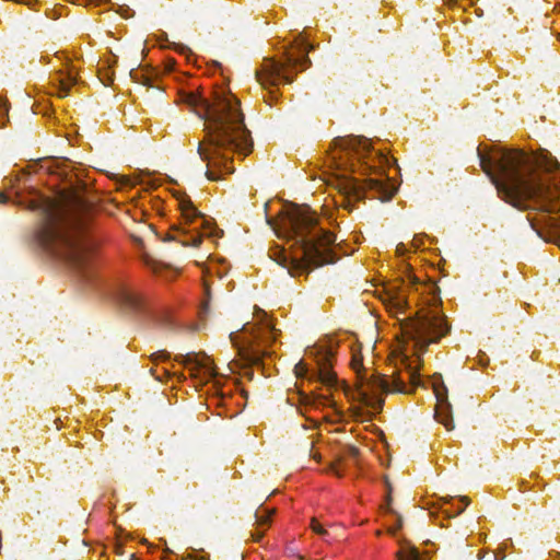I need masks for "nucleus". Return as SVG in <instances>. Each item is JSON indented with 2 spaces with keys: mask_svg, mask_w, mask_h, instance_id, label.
Segmentation results:
<instances>
[{
  "mask_svg": "<svg viewBox=\"0 0 560 560\" xmlns=\"http://www.w3.org/2000/svg\"><path fill=\"white\" fill-rule=\"evenodd\" d=\"M408 278L415 285L411 293L396 283L378 291L381 302L389 316L398 320L400 329L388 355L389 373H376L366 366L360 343L353 342L350 347V366L357 381L350 394L349 412L355 421H370L378 413L385 394L413 392L420 384L421 354L450 330L435 283L417 282L412 275Z\"/></svg>",
  "mask_w": 560,
  "mask_h": 560,
  "instance_id": "1",
  "label": "nucleus"
},
{
  "mask_svg": "<svg viewBox=\"0 0 560 560\" xmlns=\"http://www.w3.org/2000/svg\"><path fill=\"white\" fill-rule=\"evenodd\" d=\"M478 154L499 197L520 210L538 211L532 226L540 232V225L560 246V190L550 175L557 164L550 154L518 149H493L487 154L478 149Z\"/></svg>",
  "mask_w": 560,
  "mask_h": 560,
  "instance_id": "2",
  "label": "nucleus"
},
{
  "mask_svg": "<svg viewBox=\"0 0 560 560\" xmlns=\"http://www.w3.org/2000/svg\"><path fill=\"white\" fill-rule=\"evenodd\" d=\"M326 183L336 190L334 205L351 211L365 197L387 201L396 191L386 174L390 166L387 154L372 148L369 139L348 136L334 140L326 158Z\"/></svg>",
  "mask_w": 560,
  "mask_h": 560,
  "instance_id": "3",
  "label": "nucleus"
},
{
  "mask_svg": "<svg viewBox=\"0 0 560 560\" xmlns=\"http://www.w3.org/2000/svg\"><path fill=\"white\" fill-rule=\"evenodd\" d=\"M178 102L186 104L205 119V138L198 143V153L207 163L210 180L222 179L234 172L233 154L247 155L252 150L249 131L244 125L240 101L225 88L215 89L211 97L192 90H182Z\"/></svg>",
  "mask_w": 560,
  "mask_h": 560,
  "instance_id": "4",
  "label": "nucleus"
},
{
  "mask_svg": "<svg viewBox=\"0 0 560 560\" xmlns=\"http://www.w3.org/2000/svg\"><path fill=\"white\" fill-rule=\"evenodd\" d=\"M26 203L43 215L36 238L49 255L79 272L93 267L97 242L89 232L91 207L84 200L65 194L51 199L34 190Z\"/></svg>",
  "mask_w": 560,
  "mask_h": 560,
  "instance_id": "5",
  "label": "nucleus"
},
{
  "mask_svg": "<svg viewBox=\"0 0 560 560\" xmlns=\"http://www.w3.org/2000/svg\"><path fill=\"white\" fill-rule=\"evenodd\" d=\"M273 230L281 238L292 242L293 250L275 246L269 256L285 267L293 277H299L310 269L335 262L334 249L336 235L326 231L319 223L316 212L306 205H288L279 213Z\"/></svg>",
  "mask_w": 560,
  "mask_h": 560,
  "instance_id": "6",
  "label": "nucleus"
},
{
  "mask_svg": "<svg viewBox=\"0 0 560 560\" xmlns=\"http://www.w3.org/2000/svg\"><path fill=\"white\" fill-rule=\"evenodd\" d=\"M312 357V363L307 361H300L294 366L296 378L302 382L320 383L325 387L324 393L312 392V396L306 394L302 395L305 404L312 405L315 408L329 407L330 412L325 415L324 418L331 423L342 421L343 413L337 408L336 402L331 399V389L337 386V375L332 371L334 353L331 350L319 347L312 349L308 358Z\"/></svg>",
  "mask_w": 560,
  "mask_h": 560,
  "instance_id": "7",
  "label": "nucleus"
},
{
  "mask_svg": "<svg viewBox=\"0 0 560 560\" xmlns=\"http://www.w3.org/2000/svg\"><path fill=\"white\" fill-rule=\"evenodd\" d=\"M255 324H245L240 331L232 332L230 338L237 349V360L229 364L232 373H240L250 365L258 364L264 357L273 353L272 345L277 341L279 332L269 316L264 311L255 314ZM245 375L249 373L244 371Z\"/></svg>",
  "mask_w": 560,
  "mask_h": 560,
  "instance_id": "8",
  "label": "nucleus"
},
{
  "mask_svg": "<svg viewBox=\"0 0 560 560\" xmlns=\"http://www.w3.org/2000/svg\"><path fill=\"white\" fill-rule=\"evenodd\" d=\"M175 360L183 364L195 382V386H209L211 405L230 407L233 400V392L237 388L234 381L217 372L213 360L203 352L178 354Z\"/></svg>",
  "mask_w": 560,
  "mask_h": 560,
  "instance_id": "9",
  "label": "nucleus"
},
{
  "mask_svg": "<svg viewBox=\"0 0 560 560\" xmlns=\"http://www.w3.org/2000/svg\"><path fill=\"white\" fill-rule=\"evenodd\" d=\"M312 49L304 35H299L283 52V60L265 58L256 71L257 81L264 88L291 83L293 77L305 70L311 61L308 52Z\"/></svg>",
  "mask_w": 560,
  "mask_h": 560,
  "instance_id": "10",
  "label": "nucleus"
},
{
  "mask_svg": "<svg viewBox=\"0 0 560 560\" xmlns=\"http://www.w3.org/2000/svg\"><path fill=\"white\" fill-rule=\"evenodd\" d=\"M174 198L179 218L170 232L172 240L178 241L183 246L198 247L203 238L217 235L214 223L197 209L189 196L177 191Z\"/></svg>",
  "mask_w": 560,
  "mask_h": 560,
  "instance_id": "11",
  "label": "nucleus"
},
{
  "mask_svg": "<svg viewBox=\"0 0 560 560\" xmlns=\"http://www.w3.org/2000/svg\"><path fill=\"white\" fill-rule=\"evenodd\" d=\"M79 60H73L68 54L57 52L49 63L54 67V72L49 78V94L63 98L69 95L71 89L79 84Z\"/></svg>",
  "mask_w": 560,
  "mask_h": 560,
  "instance_id": "12",
  "label": "nucleus"
},
{
  "mask_svg": "<svg viewBox=\"0 0 560 560\" xmlns=\"http://www.w3.org/2000/svg\"><path fill=\"white\" fill-rule=\"evenodd\" d=\"M433 392L436 399L435 419L442 423L447 431L454 428L453 419L450 413V405L447 402L446 387L443 383H433Z\"/></svg>",
  "mask_w": 560,
  "mask_h": 560,
  "instance_id": "13",
  "label": "nucleus"
},
{
  "mask_svg": "<svg viewBox=\"0 0 560 560\" xmlns=\"http://www.w3.org/2000/svg\"><path fill=\"white\" fill-rule=\"evenodd\" d=\"M116 65L117 56L112 52L100 59L97 75L104 85H110L114 82Z\"/></svg>",
  "mask_w": 560,
  "mask_h": 560,
  "instance_id": "14",
  "label": "nucleus"
},
{
  "mask_svg": "<svg viewBox=\"0 0 560 560\" xmlns=\"http://www.w3.org/2000/svg\"><path fill=\"white\" fill-rule=\"evenodd\" d=\"M275 512V509H260L256 512V529L252 534L254 541H259L264 537L265 532L271 524Z\"/></svg>",
  "mask_w": 560,
  "mask_h": 560,
  "instance_id": "15",
  "label": "nucleus"
},
{
  "mask_svg": "<svg viewBox=\"0 0 560 560\" xmlns=\"http://www.w3.org/2000/svg\"><path fill=\"white\" fill-rule=\"evenodd\" d=\"M117 299L121 305L130 310H138L142 305V296L131 288H121L118 291Z\"/></svg>",
  "mask_w": 560,
  "mask_h": 560,
  "instance_id": "16",
  "label": "nucleus"
},
{
  "mask_svg": "<svg viewBox=\"0 0 560 560\" xmlns=\"http://www.w3.org/2000/svg\"><path fill=\"white\" fill-rule=\"evenodd\" d=\"M310 527L313 530V533L320 536L322 538H324L327 541L332 538L338 537V535L336 533H332V530L337 529L336 526H330L329 528H326L316 517H313L311 520Z\"/></svg>",
  "mask_w": 560,
  "mask_h": 560,
  "instance_id": "17",
  "label": "nucleus"
},
{
  "mask_svg": "<svg viewBox=\"0 0 560 560\" xmlns=\"http://www.w3.org/2000/svg\"><path fill=\"white\" fill-rule=\"evenodd\" d=\"M397 560H420V558L416 548L402 546L397 552Z\"/></svg>",
  "mask_w": 560,
  "mask_h": 560,
  "instance_id": "18",
  "label": "nucleus"
},
{
  "mask_svg": "<svg viewBox=\"0 0 560 560\" xmlns=\"http://www.w3.org/2000/svg\"><path fill=\"white\" fill-rule=\"evenodd\" d=\"M328 472L335 475L336 477L343 476L342 463L340 459L331 463L328 467Z\"/></svg>",
  "mask_w": 560,
  "mask_h": 560,
  "instance_id": "19",
  "label": "nucleus"
},
{
  "mask_svg": "<svg viewBox=\"0 0 560 560\" xmlns=\"http://www.w3.org/2000/svg\"><path fill=\"white\" fill-rule=\"evenodd\" d=\"M150 372L158 381H163L164 377L168 376V371L164 368L162 370H160L158 366L152 368Z\"/></svg>",
  "mask_w": 560,
  "mask_h": 560,
  "instance_id": "20",
  "label": "nucleus"
},
{
  "mask_svg": "<svg viewBox=\"0 0 560 560\" xmlns=\"http://www.w3.org/2000/svg\"><path fill=\"white\" fill-rule=\"evenodd\" d=\"M170 358V354L166 351H159L151 355V360L153 363L158 364L159 362H163Z\"/></svg>",
  "mask_w": 560,
  "mask_h": 560,
  "instance_id": "21",
  "label": "nucleus"
},
{
  "mask_svg": "<svg viewBox=\"0 0 560 560\" xmlns=\"http://www.w3.org/2000/svg\"><path fill=\"white\" fill-rule=\"evenodd\" d=\"M9 107L8 102L3 97L0 96V118L3 119L8 114Z\"/></svg>",
  "mask_w": 560,
  "mask_h": 560,
  "instance_id": "22",
  "label": "nucleus"
},
{
  "mask_svg": "<svg viewBox=\"0 0 560 560\" xmlns=\"http://www.w3.org/2000/svg\"><path fill=\"white\" fill-rule=\"evenodd\" d=\"M409 252L407 245H405L404 243H399L396 247V254L398 256H405L407 253Z\"/></svg>",
  "mask_w": 560,
  "mask_h": 560,
  "instance_id": "23",
  "label": "nucleus"
},
{
  "mask_svg": "<svg viewBox=\"0 0 560 560\" xmlns=\"http://www.w3.org/2000/svg\"><path fill=\"white\" fill-rule=\"evenodd\" d=\"M175 65H176V62H175V60H174V59H170V60H167V61H166V65H165V69H166V71H168V72L173 71V70H174V68H175Z\"/></svg>",
  "mask_w": 560,
  "mask_h": 560,
  "instance_id": "24",
  "label": "nucleus"
},
{
  "mask_svg": "<svg viewBox=\"0 0 560 560\" xmlns=\"http://www.w3.org/2000/svg\"><path fill=\"white\" fill-rule=\"evenodd\" d=\"M348 453L352 457H357L359 454V451L355 446H348Z\"/></svg>",
  "mask_w": 560,
  "mask_h": 560,
  "instance_id": "25",
  "label": "nucleus"
},
{
  "mask_svg": "<svg viewBox=\"0 0 560 560\" xmlns=\"http://www.w3.org/2000/svg\"><path fill=\"white\" fill-rule=\"evenodd\" d=\"M420 240L418 237H415L412 243H411V246L413 248V250H417L419 247H420Z\"/></svg>",
  "mask_w": 560,
  "mask_h": 560,
  "instance_id": "26",
  "label": "nucleus"
},
{
  "mask_svg": "<svg viewBox=\"0 0 560 560\" xmlns=\"http://www.w3.org/2000/svg\"><path fill=\"white\" fill-rule=\"evenodd\" d=\"M8 200V197L5 194L0 192V203H5Z\"/></svg>",
  "mask_w": 560,
  "mask_h": 560,
  "instance_id": "27",
  "label": "nucleus"
},
{
  "mask_svg": "<svg viewBox=\"0 0 560 560\" xmlns=\"http://www.w3.org/2000/svg\"><path fill=\"white\" fill-rule=\"evenodd\" d=\"M116 553H118V555L122 553V547L120 545L116 546Z\"/></svg>",
  "mask_w": 560,
  "mask_h": 560,
  "instance_id": "28",
  "label": "nucleus"
},
{
  "mask_svg": "<svg viewBox=\"0 0 560 560\" xmlns=\"http://www.w3.org/2000/svg\"><path fill=\"white\" fill-rule=\"evenodd\" d=\"M130 560H139L136 555H131Z\"/></svg>",
  "mask_w": 560,
  "mask_h": 560,
  "instance_id": "29",
  "label": "nucleus"
}]
</instances>
